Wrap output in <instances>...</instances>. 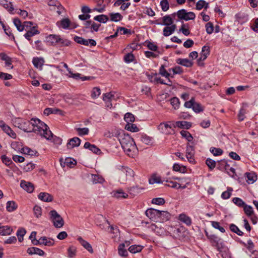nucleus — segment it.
Returning <instances> with one entry per match:
<instances>
[{
    "label": "nucleus",
    "instance_id": "f257e3e1",
    "mask_svg": "<svg viewBox=\"0 0 258 258\" xmlns=\"http://www.w3.org/2000/svg\"><path fill=\"white\" fill-rule=\"evenodd\" d=\"M118 139L124 152L128 156L133 157L138 150L133 139L123 132L118 133Z\"/></svg>",
    "mask_w": 258,
    "mask_h": 258
},
{
    "label": "nucleus",
    "instance_id": "f03ea898",
    "mask_svg": "<svg viewBox=\"0 0 258 258\" xmlns=\"http://www.w3.org/2000/svg\"><path fill=\"white\" fill-rule=\"evenodd\" d=\"M32 132L44 137L47 140H50L52 137V134L49 130L47 125L37 118H32Z\"/></svg>",
    "mask_w": 258,
    "mask_h": 258
},
{
    "label": "nucleus",
    "instance_id": "7ed1b4c3",
    "mask_svg": "<svg viewBox=\"0 0 258 258\" xmlns=\"http://www.w3.org/2000/svg\"><path fill=\"white\" fill-rule=\"evenodd\" d=\"M134 175V171L127 167H122L119 170V181L121 183H124L127 180L131 179Z\"/></svg>",
    "mask_w": 258,
    "mask_h": 258
},
{
    "label": "nucleus",
    "instance_id": "20e7f679",
    "mask_svg": "<svg viewBox=\"0 0 258 258\" xmlns=\"http://www.w3.org/2000/svg\"><path fill=\"white\" fill-rule=\"evenodd\" d=\"M50 218L53 221L54 226L56 228H61L64 225V221L62 217L55 210L50 212Z\"/></svg>",
    "mask_w": 258,
    "mask_h": 258
},
{
    "label": "nucleus",
    "instance_id": "39448f33",
    "mask_svg": "<svg viewBox=\"0 0 258 258\" xmlns=\"http://www.w3.org/2000/svg\"><path fill=\"white\" fill-rule=\"evenodd\" d=\"M177 16L179 19H183L185 21L194 20L195 17V14L193 12H187L184 9L178 11L177 13Z\"/></svg>",
    "mask_w": 258,
    "mask_h": 258
},
{
    "label": "nucleus",
    "instance_id": "423d86ee",
    "mask_svg": "<svg viewBox=\"0 0 258 258\" xmlns=\"http://www.w3.org/2000/svg\"><path fill=\"white\" fill-rule=\"evenodd\" d=\"M146 215L151 220L154 221L156 222H161V220H159V215H160L159 210L153 208L149 209L146 211Z\"/></svg>",
    "mask_w": 258,
    "mask_h": 258
},
{
    "label": "nucleus",
    "instance_id": "0eeeda50",
    "mask_svg": "<svg viewBox=\"0 0 258 258\" xmlns=\"http://www.w3.org/2000/svg\"><path fill=\"white\" fill-rule=\"evenodd\" d=\"M74 40L77 43L83 44L85 46H94L96 45V41L92 39H85L82 37L79 36H75Z\"/></svg>",
    "mask_w": 258,
    "mask_h": 258
},
{
    "label": "nucleus",
    "instance_id": "6e6552de",
    "mask_svg": "<svg viewBox=\"0 0 258 258\" xmlns=\"http://www.w3.org/2000/svg\"><path fill=\"white\" fill-rule=\"evenodd\" d=\"M210 239L212 245L216 247L219 251H221L224 247L221 239L215 235L211 236Z\"/></svg>",
    "mask_w": 258,
    "mask_h": 258
},
{
    "label": "nucleus",
    "instance_id": "1a4fd4ad",
    "mask_svg": "<svg viewBox=\"0 0 258 258\" xmlns=\"http://www.w3.org/2000/svg\"><path fill=\"white\" fill-rule=\"evenodd\" d=\"M0 127L7 134L12 138L15 139L16 138V133L3 120L0 121Z\"/></svg>",
    "mask_w": 258,
    "mask_h": 258
},
{
    "label": "nucleus",
    "instance_id": "9d476101",
    "mask_svg": "<svg viewBox=\"0 0 258 258\" xmlns=\"http://www.w3.org/2000/svg\"><path fill=\"white\" fill-rule=\"evenodd\" d=\"M195 154V150L194 146L187 145L186 150V157L188 161L191 163H195V160L194 158Z\"/></svg>",
    "mask_w": 258,
    "mask_h": 258
},
{
    "label": "nucleus",
    "instance_id": "9b49d317",
    "mask_svg": "<svg viewBox=\"0 0 258 258\" xmlns=\"http://www.w3.org/2000/svg\"><path fill=\"white\" fill-rule=\"evenodd\" d=\"M158 128L162 133L165 135L171 134L173 131L171 126L168 123H161Z\"/></svg>",
    "mask_w": 258,
    "mask_h": 258
},
{
    "label": "nucleus",
    "instance_id": "f8f14e48",
    "mask_svg": "<svg viewBox=\"0 0 258 258\" xmlns=\"http://www.w3.org/2000/svg\"><path fill=\"white\" fill-rule=\"evenodd\" d=\"M32 119L30 121L23 119L20 125V129L23 130L26 132L31 133L32 132Z\"/></svg>",
    "mask_w": 258,
    "mask_h": 258
},
{
    "label": "nucleus",
    "instance_id": "ddd939ff",
    "mask_svg": "<svg viewBox=\"0 0 258 258\" xmlns=\"http://www.w3.org/2000/svg\"><path fill=\"white\" fill-rule=\"evenodd\" d=\"M21 187L28 192L31 193L34 189L33 184L29 182L22 180L20 183Z\"/></svg>",
    "mask_w": 258,
    "mask_h": 258
},
{
    "label": "nucleus",
    "instance_id": "4468645a",
    "mask_svg": "<svg viewBox=\"0 0 258 258\" xmlns=\"http://www.w3.org/2000/svg\"><path fill=\"white\" fill-rule=\"evenodd\" d=\"M27 32L24 34V37L28 40H31V37L35 35L39 34L36 26H33L30 30H26Z\"/></svg>",
    "mask_w": 258,
    "mask_h": 258
},
{
    "label": "nucleus",
    "instance_id": "2eb2a0df",
    "mask_svg": "<svg viewBox=\"0 0 258 258\" xmlns=\"http://www.w3.org/2000/svg\"><path fill=\"white\" fill-rule=\"evenodd\" d=\"M81 143V140L78 137H74L70 140L67 146L68 149H73L76 147H78Z\"/></svg>",
    "mask_w": 258,
    "mask_h": 258
},
{
    "label": "nucleus",
    "instance_id": "dca6fc26",
    "mask_svg": "<svg viewBox=\"0 0 258 258\" xmlns=\"http://www.w3.org/2000/svg\"><path fill=\"white\" fill-rule=\"evenodd\" d=\"M77 240L80 243L82 246L84 247L86 250H87L90 253H92L93 252V249L91 244L87 241L83 239L81 237H79Z\"/></svg>",
    "mask_w": 258,
    "mask_h": 258
},
{
    "label": "nucleus",
    "instance_id": "f3484780",
    "mask_svg": "<svg viewBox=\"0 0 258 258\" xmlns=\"http://www.w3.org/2000/svg\"><path fill=\"white\" fill-rule=\"evenodd\" d=\"M0 57L3 60L5 61V65L6 67L8 68L9 69L13 68V66L12 64L11 58L6 53H0Z\"/></svg>",
    "mask_w": 258,
    "mask_h": 258
},
{
    "label": "nucleus",
    "instance_id": "a211bd4d",
    "mask_svg": "<svg viewBox=\"0 0 258 258\" xmlns=\"http://www.w3.org/2000/svg\"><path fill=\"white\" fill-rule=\"evenodd\" d=\"M46 41L51 45H55L58 44V40H59V36L51 34L46 37Z\"/></svg>",
    "mask_w": 258,
    "mask_h": 258
},
{
    "label": "nucleus",
    "instance_id": "6ab92c4d",
    "mask_svg": "<svg viewBox=\"0 0 258 258\" xmlns=\"http://www.w3.org/2000/svg\"><path fill=\"white\" fill-rule=\"evenodd\" d=\"M27 252V253L31 255L38 254L40 256H43L45 254V252L43 251V250L35 247L28 248Z\"/></svg>",
    "mask_w": 258,
    "mask_h": 258
},
{
    "label": "nucleus",
    "instance_id": "aec40b11",
    "mask_svg": "<svg viewBox=\"0 0 258 258\" xmlns=\"http://www.w3.org/2000/svg\"><path fill=\"white\" fill-rule=\"evenodd\" d=\"M140 141L147 145L152 146L153 144V138L147 136L146 135H142L140 138Z\"/></svg>",
    "mask_w": 258,
    "mask_h": 258
},
{
    "label": "nucleus",
    "instance_id": "412c9836",
    "mask_svg": "<svg viewBox=\"0 0 258 258\" xmlns=\"http://www.w3.org/2000/svg\"><path fill=\"white\" fill-rule=\"evenodd\" d=\"M176 26L175 24L171 26H166L163 29V35L165 36H168L171 35L175 30Z\"/></svg>",
    "mask_w": 258,
    "mask_h": 258
},
{
    "label": "nucleus",
    "instance_id": "4be33fe9",
    "mask_svg": "<svg viewBox=\"0 0 258 258\" xmlns=\"http://www.w3.org/2000/svg\"><path fill=\"white\" fill-rule=\"evenodd\" d=\"M38 198L45 202H49L52 201L53 198L51 195L47 192H40L38 195Z\"/></svg>",
    "mask_w": 258,
    "mask_h": 258
},
{
    "label": "nucleus",
    "instance_id": "5701e85b",
    "mask_svg": "<svg viewBox=\"0 0 258 258\" xmlns=\"http://www.w3.org/2000/svg\"><path fill=\"white\" fill-rule=\"evenodd\" d=\"M210 48L207 46H204L202 48V52H201V56L199 59V61L204 60L209 55Z\"/></svg>",
    "mask_w": 258,
    "mask_h": 258
},
{
    "label": "nucleus",
    "instance_id": "b1692460",
    "mask_svg": "<svg viewBox=\"0 0 258 258\" xmlns=\"http://www.w3.org/2000/svg\"><path fill=\"white\" fill-rule=\"evenodd\" d=\"M171 215L167 211H160V215H159V220H161L159 223L166 221L170 218Z\"/></svg>",
    "mask_w": 258,
    "mask_h": 258
},
{
    "label": "nucleus",
    "instance_id": "393cba45",
    "mask_svg": "<svg viewBox=\"0 0 258 258\" xmlns=\"http://www.w3.org/2000/svg\"><path fill=\"white\" fill-rule=\"evenodd\" d=\"M113 196L117 199H124L126 198L128 195L122 189H118L113 192Z\"/></svg>",
    "mask_w": 258,
    "mask_h": 258
},
{
    "label": "nucleus",
    "instance_id": "a878e982",
    "mask_svg": "<svg viewBox=\"0 0 258 258\" xmlns=\"http://www.w3.org/2000/svg\"><path fill=\"white\" fill-rule=\"evenodd\" d=\"M176 62L186 67H190L193 64L192 62L187 58H178Z\"/></svg>",
    "mask_w": 258,
    "mask_h": 258
},
{
    "label": "nucleus",
    "instance_id": "bb28decb",
    "mask_svg": "<svg viewBox=\"0 0 258 258\" xmlns=\"http://www.w3.org/2000/svg\"><path fill=\"white\" fill-rule=\"evenodd\" d=\"M41 245H44L45 246H53L54 244V241L53 239L47 238L45 236L41 237Z\"/></svg>",
    "mask_w": 258,
    "mask_h": 258
},
{
    "label": "nucleus",
    "instance_id": "cd10ccee",
    "mask_svg": "<svg viewBox=\"0 0 258 258\" xmlns=\"http://www.w3.org/2000/svg\"><path fill=\"white\" fill-rule=\"evenodd\" d=\"M0 4L10 12H12L14 10L12 3L7 0H0Z\"/></svg>",
    "mask_w": 258,
    "mask_h": 258
},
{
    "label": "nucleus",
    "instance_id": "c85d7f7f",
    "mask_svg": "<svg viewBox=\"0 0 258 258\" xmlns=\"http://www.w3.org/2000/svg\"><path fill=\"white\" fill-rule=\"evenodd\" d=\"M149 229L153 231H154L157 234L161 235L164 233V229L159 227L157 225L152 224L149 227Z\"/></svg>",
    "mask_w": 258,
    "mask_h": 258
},
{
    "label": "nucleus",
    "instance_id": "c756f323",
    "mask_svg": "<svg viewBox=\"0 0 258 258\" xmlns=\"http://www.w3.org/2000/svg\"><path fill=\"white\" fill-rule=\"evenodd\" d=\"M84 147L85 149H88L89 150L96 154L100 152V149H99V148H98L96 146L91 144L89 142H86L84 145Z\"/></svg>",
    "mask_w": 258,
    "mask_h": 258
},
{
    "label": "nucleus",
    "instance_id": "7c9ffc66",
    "mask_svg": "<svg viewBox=\"0 0 258 258\" xmlns=\"http://www.w3.org/2000/svg\"><path fill=\"white\" fill-rule=\"evenodd\" d=\"M245 174L247 178V182L248 183H253L257 180V176L254 172L246 173Z\"/></svg>",
    "mask_w": 258,
    "mask_h": 258
},
{
    "label": "nucleus",
    "instance_id": "2f4dec72",
    "mask_svg": "<svg viewBox=\"0 0 258 258\" xmlns=\"http://www.w3.org/2000/svg\"><path fill=\"white\" fill-rule=\"evenodd\" d=\"M17 205L14 201H11L7 203L6 209L9 212L14 211L17 209Z\"/></svg>",
    "mask_w": 258,
    "mask_h": 258
},
{
    "label": "nucleus",
    "instance_id": "473e14b6",
    "mask_svg": "<svg viewBox=\"0 0 258 258\" xmlns=\"http://www.w3.org/2000/svg\"><path fill=\"white\" fill-rule=\"evenodd\" d=\"M44 60L42 58L34 57L33 58L32 62L34 66L37 68L41 69Z\"/></svg>",
    "mask_w": 258,
    "mask_h": 258
},
{
    "label": "nucleus",
    "instance_id": "72a5a7b5",
    "mask_svg": "<svg viewBox=\"0 0 258 258\" xmlns=\"http://www.w3.org/2000/svg\"><path fill=\"white\" fill-rule=\"evenodd\" d=\"M109 15L110 18V20L111 21H113V22H115L120 21V20H122V19L123 18V17L121 16V15L118 13H110L109 14Z\"/></svg>",
    "mask_w": 258,
    "mask_h": 258
},
{
    "label": "nucleus",
    "instance_id": "f704fd0d",
    "mask_svg": "<svg viewBox=\"0 0 258 258\" xmlns=\"http://www.w3.org/2000/svg\"><path fill=\"white\" fill-rule=\"evenodd\" d=\"M175 124L177 127L187 129L190 128L191 126L190 122L185 121H178L176 122Z\"/></svg>",
    "mask_w": 258,
    "mask_h": 258
},
{
    "label": "nucleus",
    "instance_id": "c9c22d12",
    "mask_svg": "<svg viewBox=\"0 0 258 258\" xmlns=\"http://www.w3.org/2000/svg\"><path fill=\"white\" fill-rule=\"evenodd\" d=\"M179 220L187 225H190L191 223L190 218L184 214H181L179 215Z\"/></svg>",
    "mask_w": 258,
    "mask_h": 258
},
{
    "label": "nucleus",
    "instance_id": "e433bc0d",
    "mask_svg": "<svg viewBox=\"0 0 258 258\" xmlns=\"http://www.w3.org/2000/svg\"><path fill=\"white\" fill-rule=\"evenodd\" d=\"M125 244H120L118 247V254L121 256H126L127 255L128 252L127 250L124 248Z\"/></svg>",
    "mask_w": 258,
    "mask_h": 258
},
{
    "label": "nucleus",
    "instance_id": "4c0bfd02",
    "mask_svg": "<svg viewBox=\"0 0 258 258\" xmlns=\"http://www.w3.org/2000/svg\"><path fill=\"white\" fill-rule=\"evenodd\" d=\"M76 164V161L73 159V158H68L65 159L64 162H63V164L61 163V165L64 167L65 166H67L70 167H72Z\"/></svg>",
    "mask_w": 258,
    "mask_h": 258
},
{
    "label": "nucleus",
    "instance_id": "58836bf2",
    "mask_svg": "<svg viewBox=\"0 0 258 258\" xmlns=\"http://www.w3.org/2000/svg\"><path fill=\"white\" fill-rule=\"evenodd\" d=\"M77 248L74 246H71L68 249V256L70 258H73L76 254Z\"/></svg>",
    "mask_w": 258,
    "mask_h": 258
},
{
    "label": "nucleus",
    "instance_id": "ea45409f",
    "mask_svg": "<svg viewBox=\"0 0 258 258\" xmlns=\"http://www.w3.org/2000/svg\"><path fill=\"white\" fill-rule=\"evenodd\" d=\"M94 20L100 23H105L108 20V18L105 15H100L94 17Z\"/></svg>",
    "mask_w": 258,
    "mask_h": 258
},
{
    "label": "nucleus",
    "instance_id": "a19ab883",
    "mask_svg": "<svg viewBox=\"0 0 258 258\" xmlns=\"http://www.w3.org/2000/svg\"><path fill=\"white\" fill-rule=\"evenodd\" d=\"M192 109L195 112L197 113L202 112L204 110L203 107L201 105V104L196 102L195 101L194 102Z\"/></svg>",
    "mask_w": 258,
    "mask_h": 258
},
{
    "label": "nucleus",
    "instance_id": "79ce46f5",
    "mask_svg": "<svg viewBox=\"0 0 258 258\" xmlns=\"http://www.w3.org/2000/svg\"><path fill=\"white\" fill-rule=\"evenodd\" d=\"M92 181L93 183L96 184L98 183H102L104 181V180L101 176L98 175L92 174Z\"/></svg>",
    "mask_w": 258,
    "mask_h": 258
},
{
    "label": "nucleus",
    "instance_id": "37998d69",
    "mask_svg": "<svg viewBox=\"0 0 258 258\" xmlns=\"http://www.w3.org/2000/svg\"><path fill=\"white\" fill-rule=\"evenodd\" d=\"M14 24L19 31L21 32L24 30V23L22 24L19 19H14Z\"/></svg>",
    "mask_w": 258,
    "mask_h": 258
},
{
    "label": "nucleus",
    "instance_id": "c03bdc74",
    "mask_svg": "<svg viewBox=\"0 0 258 258\" xmlns=\"http://www.w3.org/2000/svg\"><path fill=\"white\" fill-rule=\"evenodd\" d=\"M21 150L22 152L24 154H27L30 156H33L37 154L36 151L32 150V149L27 147H24L22 148Z\"/></svg>",
    "mask_w": 258,
    "mask_h": 258
},
{
    "label": "nucleus",
    "instance_id": "a18cd8bd",
    "mask_svg": "<svg viewBox=\"0 0 258 258\" xmlns=\"http://www.w3.org/2000/svg\"><path fill=\"white\" fill-rule=\"evenodd\" d=\"M114 97L113 92L106 93L103 95V100L104 102L111 101Z\"/></svg>",
    "mask_w": 258,
    "mask_h": 258
},
{
    "label": "nucleus",
    "instance_id": "49530a36",
    "mask_svg": "<svg viewBox=\"0 0 258 258\" xmlns=\"http://www.w3.org/2000/svg\"><path fill=\"white\" fill-rule=\"evenodd\" d=\"M142 249V246L140 245H133L128 248V250L133 253L140 252Z\"/></svg>",
    "mask_w": 258,
    "mask_h": 258
},
{
    "label": "nucleus",
    "instance_id": "de8ad7c7",
    "mask_svg": "<svg viewBox=\"0 0 258 258\" xmlns=\"http://www.w3.org/2000/svg\"><path fill=\"white\" fill-rule=\"evenodd\" d=\"M125 128L132 132H137L139 131V128L137 125L131 123H127L125 126Z\"/></svg>",
    "mask_w": 258,
    "mask_h": 258
},
{
    "label": "nucleus",
    "instance_id": "09e8293b",
    "mask_svg": "<svg viewBox=\"0 0 258 258\" xmlns=\"http://www.w3.org/2000/svg\"><path fill=\"white\" fill-rule=\"evenodd\" d=\"M163 25L165 26H171L173 25V20L170 16H165L163 17Z\"/></svg>",
    "mask_w": 258,
    "mask_h": 258
},
{
    "label": "nucleus",
    "instance_id": "8fccbe9b",
    "mask_svg": "<svg viewBox=\"0 0 258 258\" xmlns=\"http://www.w3.org/2000/svg\"><path fill=\"white\" fill-rule=\"evenodd\" d=\"M229 228L232 232L236 233L239 236H241L243 234V233L238 228V227L234 224H230Z\"/></svg>",
    "mask_w": 258,
    "mask_h": 258
},
{
    "label": "nucleus",
    "instance_id": "3c124183",
    "mask_svg": "<svg viewBox=\"0 0 258 258\" xmlns=\"http://www.w3.org/2000/svg\"><path fill=\"white\" fill-rule=\"evenodd\" d=\"M170 103L175 109L179 108L180 106V102L178 98L173 97L170 99Z\"/></svg>",
    "mask_w": 258,
    "mask_h": 258
},
{
    "label": "nucleus",
    "instance_id": "603ef678",
    "mask_svg": "<svg viewBox=\"0 0 258 258\" xmlns=\"http://www.w3.org/2000/svg\"><path fill=\"white\" fill-rule=\"evenodd\" d=\"M101 94V90L98 87H94L91 92V97L93 99L97 98Z\"/></svg>",
    "mask_w": 258,
    "mask_h": 258
},
{
    "label": "nucleus",
    "instance_id": "864d4df0",
    "mask_svg": "<svg viewBox=\"0 0 258 258\" xmlns=\"http://www.w3.org/2000/svg\"><path fill=\"white\" fill-rule=\"evenodd\" d=\"M173 169L175 171H179L181 173H184L186 171L185 166H180L178 164L175 163L173 166Z\"/></svg>",
    "mask_w": 258,
    "mask_h": 258
},
{
    "label": "nucleus",
    "instance_id": "5fc2aeb1",
    "mask_svg": "<svg viewBox=\"0 0 258 258\" xmlns=\"http://www.w3.org/2000/svg\"><path fill=\"white\" fill-rule=\"evenodd\" d=\"M179 31L181 32L185 36L189 35L190 31L188 29V25L187 24H182L179 29Z\"/></svg>",
    "mask_w": 258,
    "mask_h": 258
},
{
    "label": "nucleus",
    "instance_id": "6e6d98bb",
    "mask_svg": "<svg viewBox=\"0 0 258 258\" xmlns=\"http://www.w3.org/2000/svg\"><path fill=\"white\" fill-rule=\"evenodd\" d=\"M124 119L127 122V123H128L130 122H133L135 121V117L132 113H126L124 115Z\"/></svg>",
    "mask_w": 258,
    "mask_h": 258
},
{
    "label": "nucleus",
    "instance_id": "4d7b16f0",
    "mask_svg": "<svg viewBox=\"0 0 258 258\" xmlns=\"http://www.w3.org/2000/svg\"><path fill=\"white\" fill-rule=\"evenodd\" d=\"M149 183L151 184H153L155 183H160L162 182L160 177L156 175L152 176L149 179Z\"/></svg>",
    "mask_w": 258,
    "mask_h": 258
},
{
    "label": "nucleus",
    "instance_id": "13d9d810",
    "mask_svg": "<svg viewBox=\"0 0 258 258\" xmlns=\"http://www.w3.org/2000/svg\"><path fill=\"white\" fill-rule=\"evenodd\" d=\"M165 203V201L162 198H154L152 200V203L157 205H163Z\"/></svg>",
    "mask_w": 258,
    "mask_h": 258
},
{
    "label": "nucleus",
    "instance_id": "bf43d9fd",
    "mask_svg": "<svg viewBox=\"0 0 258 258\" xmlns=\"http://www.w3.org/2000/svg\"><path fill=\"white\" fill-rule=\"evenodd\" d=\"M180 134L182 137L185 138L188 142H190L193 139L191 134L187 131L183 130L181 131L180 132Z\"/></svg>",
    "mask_w": 258,
    "mask_h": 258
},
{
    "label": "nucleus",
    "instance_id": "052dcab7",
    "mask_svg": "<svg viewBox=\"0 0 258 258\" xmlns=\"http://www.w3.org/2000/svg\"><path fill=\"white\" fill-rule=\"evenodd\" d=\"M60 111V110L58 109L47 108L44 110V114L48 115L49 114L52 113H57L58 112Z\"/></svg>",
    "mask_w": 258,
    "mask_h": 258
},
{
    "label": "nucleus",
    "instance_id": "680f3d73",
    "mask_svg": "<svg viewBox=\"0 0 258 258\" xmlns=\"http://www.w3.org/2000/svg\"><path fill=\"white\" fill-rule=\"evenodd\" d=\"M232 189L231 187H228L226 191H224L221 195V198L223 199H229L231 195V191Z\"/></svg>",
    "mask_w": 258,
    "mask_h": 258
},
{
    "label": "nucleus",
    "instance_id": "e2e57ef3",
    "mask_svg": "<svg viewBox=\"0 0 258 258\" xmlns=\"http://www.w3.org/2000/svg\"><path fill=\"white\" fill-rule=\"evenodd\" d=\"M232 201L235 205L240 207H243L245 205V203L239 198H234Z\"/></svg>",
    "mask_w": 258,
    "mask_h": 258
},
{
    "label": "nucleus",
    "instance_id": "0e129e2a",
    "mask_svg": "<svg viewBox=\"0 0 258 258\" xmlns=\"http://www.w3.org/2000/svg\"><path fill=\"white\" fill-rule=\"evenodd\" d=\"M160 6L164 12L167 11L169 8V5L167 0H162L160 2Z\"/></svg>",
    "mask_w": 258,
    "mask_h": 258
},
{
    "label": "nucleus",
    "instance_id": "69168bd1",
    "mask_svg": "<svg viewBox=\"0 0 258 258\" xmlns=\"http://www.w3.org/2000/svg\"><path fill=\"white\" fill-rule=\"evenodd\" d=\"M60 26L63 29H67L71 25L70 21L68 19H63L60 22Z\"/></svg>",
    "mask_w": 258,
    "mask_h": 258
},
{
    "label": "nucleus",
    "instance_id": "338daca9",
    "mask_svg": "<svg viewBox=\"0 0 258 258\" xmlns=\"http://www.w3.org/2000/svg\"><path fill=\"white\" fill-rule=\"evenodd\" d=\"M76 130L78 132V134L79 136H84L88 135L89 131V128L87 127L77 128H76Z\"/></svg>",
    "mask_w": 258,
    "mask_h": 258
},
{
    "label": "nucleus",
    "instance_id": "774afa93",
    "mask_svg": "<svg viewBox=\"0 0 258 258\" xmlns=\"http://www.w3.org/2000/svg\"><path fill=\"white\" fill-rule=\"evenodd\" d=\"M243 210L245 214L248 216L252 215L253 213V209L250 206L245 205L243 207Z\"/></svg>",
    "mask_w": 258,
    "mask_h": 258
}]
</instances>
